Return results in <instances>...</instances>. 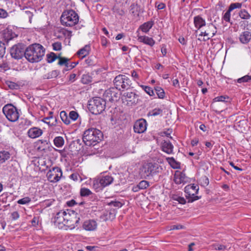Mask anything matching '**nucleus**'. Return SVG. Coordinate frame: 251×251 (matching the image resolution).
I'll use <instances>...</instances> for the list:
<instances>
[{
	"label": "nucleus",
	"mask_w": 251,
	"mask_h": 251,
	"mask_svg": "<svg viewBox=\"0 0 251 251\" xmlns=\"http://www.w3.org/2000/svg\"><path fill=\"white\" fill-rule=\"evenodd\" d=\"M77 213L74 211L61 210L55 215L53 222L59 229H72L79 223V218L77 217Z\"/></svg>",
	"instance_id": "1"
},
{
	"label": "nucleus",
	"mask_w": 251,
	"mask_h": 251,
	"mask_svg": "<svg viewBox=\"0 0 251 251\" xmlns=\"http://www.w3.org/2000/svg\"><path fill=\"white\" fill-rule=\"evenodd\" d=\"M45 49L40 44L35 43L26 48L25 58L31 63L40 62L45 55Z\"/></svg>",
	"instance_id": "2"
},
{
	"label": "nucleus",
	"mask_w": 251,
	"mask_h": 251,
	"mask_svg": "<svg viewBox=\"0 0 251 251\" xmlns=\"http://www.w3.org/2000/svg\"><path fill=\"white\" fill-rule=\"evenodd\" d=\"M103 134L100 130L91 128L85 130L83 133L82 141L88 146H95L101 140Z\"/></svg>",
	"instance_id": "3"
},
{
	"label": "nucleus",
	"mask_w": 251,
	"mask_h": 251,
	"mask_svg": "<svg viewBox=\"0 0 251 251\" xmlns=\"http://www.w3.org/2000/svg\"><path fill=\"white\" fill-rule=\"evenodd\" d=\"M79 21L77 13L74 10H65L62 14L60 21L62 25L66 26H73L76 25Z\"/></svg>",
	"instance_id": "4"
},
{
	"label": "nucleus",
	"mask_w": 251,
	"mask_h": 251,
	"mask_svg": "<svg viewBox=\"0 0 251 251\" xmlns=\"http://www.w3.org/2000/svg\"><path fill=\"white\" fill-rule=\"evenodd\" d=\"M106 101L100 97H95L89 101L88 109L93 114L101 113L105 109Z\"/></svg>",
	"instance_id": "5"
},
{
	"label": "nucleus",
	"mask_w": 251,
	"mask_h": 251,
	"mask_svg": "<svg viewBox=\"0 0 251 251\" xmlns=\"http://www.w3.org/2000/svg\"><path fill=\"white\" fill-rule=\"evenodd\" d=\"M158 169L159 165L157 163H145L140 169V175L142 178H147L151 176H153L158 173Z\"/></svg>",
	"instance_id": "6"
},
{
	"label": "nucleus",
	"mask_w": 251,
	"mask_h": 251,
	"mask_svg": "<svg viewBox=\"0 0 251 251\" xmlns=\"http://www.w3.org/2000/svg\"><path fill=\"white\" fill-rule=\"evenodd\" d=\"M2 112L7 119L11 122L17 121L20 117L17 108L12 104L5 105L2 108Z\"/></svg>",
	"instance_id": "7"
},
{
	"label": "nucleus",
	"mask_w": 251,
	"mask_h": 251,
	"mask_svg": "<svg viewBox=\"0 0 251 251\" xmlns=\"http://www.w3.org/2000/svg\"><path fill=\"white\" fill-rule=\"evenodd\" d=\"M114 84L117 89L119 90H128L131 86V81L126 75H119L116 76L114 80Z\"/></svg>",
	"instance_id": "8"
},
{
	"label": "nucleus",
	"mask_w": 251,
	"mask_h": 251,
	"mask_svg": "<svg viewBox=\"0 0 251 251\" xmlns=\"http://www.w3.org/2000/svg\"><path fill=\"white\" fill-rule=\"evenodd\" d=\"M199 186L194 184L188 185L185 187V192L186 194V198L188 200V202H192L196 200H198L201 197L196 196L198 193Z\"/></svg>",
	"instance_id": "9"
},
{
	"label": "nucleus",
	"mask_w": 251,
	"mask_h": 251,
	"mask_svg": "<svg viewBox=\"0 0 251 251\" xmlns=\"http://www.w3.org/2000/svg\"><path fill=\"white\" fill-rule=\"evenodd\" d=\"M25 45L23 43H18L14 45L10 50V54L12 58L16 59H21L25 57Z\"/></svg>",
	"instance_id": "10"
},
{
	"label": "nucleus",
	"mask_w": 251,
	"mask_h": 251,
	"mask_svg": "<svg viewBox=\"0 0 251 251\" xmlns=\"http://www.w3.org/2000/svg\"><path fill=\"white\" fill-rule=\"evenodd\" d=\"M62 176V170L58 167L52 168L47 174L48 179L52 183H55L59 181Z\"/></svg>",
	"instance_id": "11"
},
{
	"label": "nucleus",
	"mask_w": 251,
	"mask_h": 251,
	"mask_svg": "<svg viewBox=\"0 0 251 251\" xmlns=\"http://www.w3.org/2000/svg\"><path fill=\"white\" fill-rule=\"evenodd\" d=\"M113 181V178L109 175L102 176L99 180L94 181V187L96 189L100 190L102 188L109 185Z\"/></svg>",
	"instance_id": "12"
},
{
	"label": "nucleus",
	"mask_w": 251,
	"mask_h": 251,
	"mask_svg": "<svg viewBox=\"0 0 251 251\" xmlns=\"http://www.w3.org/2000/svg\"><path fill=\"white\" fill-rule=\"evenodd\" d=\"M103 97L105 98V101H109L112 102L117 101L120 98L119 90L117 89L116 88H110L105 91Z\"/></svg>",
	"instance_id": "13"
},
{
	"label": "nucleus",
	"mask_w": 251,
	"mask_h": 251,
	"mask_svg": "<svg viewBox=\"0 0 251 251\" xmlns=\"http://www.w3.org/2000/svg\"><path fill=\"white\" fill-rule=\"evenodd\" d=\"M122 100L126 102L128 105H134L137 103L139 96L134 92H126L123 94Z\"/></svg>",
	"instance_id": "14"
},
{
	"label": "nucleus",
	"mask_w": 251,
	"mask_h": 251,
	"mask_svg": "<svg viewBox=\"0 0 251 251\" xmlns=\"http://www.w3.org/2000/svg\"><path fill=\"white\" fill-rule=\"evenodd\" d=\"M36 144L37 147V150L40 151L47 152L51 151L53 147L51 146L50 141L47 140H38Z\"/></svg>",
	"instance_id": "15"
},
{
	"label": "nucleus",
	"mask_w": 251,
	"mask_h": 251,
	"mask_svg": "<svg viewBox=\"0 0 251 251\" xmlns=\"http://www.w3.org/2000/svg\"><path fill=\"white\" fill-rule=\"evenodd\" d=\"M134 131L136 133H142L147 129V122L145 120L141 119L136 121L133 126Z\"/></svg>",
	"instance_id": "16"
},
{
	"label": "nucleus",
	"mask_w": 251,
	"mask_h": 251,
	"mask_svg": "<svg viewBox=\"0 0 251 251\" xmlns=\"http://www.w3.org/2000/svg\"><path fill=\"white\" fill-rule=\"evenodd\" d=\"M174 180L176 184H180L186 183L188 178L184 173L177 171L174 175Z\"/></svg>",
	"instance_id": "17"
},
{
	"label": "nucleus",
	"mask_w": 251,
	"mask_h": 251,
	"mask_svg": "<svg viewBox=\"0 0 251 251\" xmlns=\"http://www.w3.org/2000/svg\"><path fill=\"white\" fill-rule=\"evenodd\" d=\"M162 151L167 154H173L174 146L169 140H164L161 143Z\"/></svg>",
	"instance_id": "18"
},
{
	"label": "nucleus",
	"mask_w": 251,
	"mask_h": 251,
	"mask_svg": "<svg viewBox=\"0 0 251 251\" xmlns=\"http://www.w3.org/2000/svg\"><path fill=\"white\" fill-rule=\"evenodd\" d=\"M97 227V222L94 220H86L83 224V228L88 231H93Z\"/></svg>",
	"instance_id": "19"
},
{
	"label": "nucleus",
	"mask_w": 251,
	"mask_h": 251,
	"mask_svg": "<svg viewBox=\"0 0 251 251\" xmlns=\"http://www.w3.org/2000/svg\"><path fill=\"white\" fill-rule=\"evenodd\" d=\"M42 134V130L36 127L30 128L27 131V134L28 137L32 139L39 137Z\"/></svg>",
	"instance_id": "20"
},
{
	"label": "nucleus",
	"mask_w": 251,
	"mask_h": 251,
	"mask_svg": "<svg viewBox=\"0 0 251 251\" xmlns=\"http://www.w3.org/2000/svg\"><path fill=\"white\" fill-rule=\"evenodd\" d=\"M137 40L151 47H152L155 44V41L152 38L147 36L138 35Z\"/></svg>",
	"instance_id": "21"
},
{
	"label": "nucleus",
	"mask_w": 251,
	"mask_h": 251,
	"mask_svg": "<svg viewBox=\"0 0 251 251\" xmlns=\"http://www.w3.org/2000/svg\"><path fill=\"white\" fill-rule=\"evenodd\" d=\"M251 40V33L249 31H245L240 35L239 40L242 44H248Z\"/></svg>",
	"instance_id": "22"
},
{
	"label": "nucleus",
	"mask_w": 251,
	"mask_h": 251,
	"mask_svg": "<svg viewBox=\"0 0 251 251\" xmlns=\"http://www.w3.org/2000/svg\"><path fill=\"white\" fill-rule=\"evenodd\" d=\"M194 24L195 26L199 29L206 25L205 21L201 16H196L194 18Z\"/></svg>",
	"instance_id": "23"
},
{
	"label": "nucleus",
	"mask_w": 251,
	"mask_h": 251,
	"mask_svg": "<svg viewBox=\"0 0 251 251\" xmlns=\"http://www.w3.org/2000/svg\"><path fill=\"white\" fill-rule=\"evenodd\" d=\"M90 50V46L89 45H86L83 48L77 51V54L79 56L84 58L89 54Z\"/></svg>",
	"instance_id": "24"
},
{
	"label": "nucleus",
	"mask_w": 251,
	"mask_h": 251,
	"mask_svg": "<svg viewBox=\"0 0 251 251\" xmlns=\"http://www.w3.org/2000/svg\"><path fill=\"white\" fill-rule=\"evenodd\" d=\"M153 24L154 23L153 21H148L141 25L139 29H141L144 32L147 33L152 27Z\"/></svg>",
	"instance_id": "25"
},
{
	"label": "nucleus",
	"mask_w": 251,
	"mask_h": 251,
	"mask_svg": "<svg viewBox=\"0 0 251 251\" xmlns=\"http://www.w3.org/2000/svg\"><path fill=\"white\" fill-rule=\"evenodd\" d=\"M166 160L173 169H176L180 168V163L176 161L174 157H167Z\"/></svg>",
	"instance_id": "26"
},
{
	"label": "nucleus",
	"mask_w": 251,
	"mask_h": 251,
	"mask_svg": "<svg viewBox=\"0 0 251 251\" xmlns=\"http://www.w3.org/2000/svg\"><path fill=\"white\" fill-rule=\"evenodd\" d=\"M60 74L58 70H53L45 74L43 76L44 79H51L56 77Z\"/></svg>",
	"instance_id": "27"
},
{
	"label": "nucleus",
	"mask_w": 251,
	"mask_h": 251,
	"mask_svg": "<svg viewBox=\"0 0 251 251\" xmlns=\"http://www.w3.org/2000/svg\"><path fill=\"white\" fill-rule=\"evenodd\" d=\"M10 154L7 151H0V162L3 163L10 158Z\"/></svg>",
	"instance_id": "28"
},
{
	"label": "nucleus",
	"mask_w": 251,
	"mask_h": 251,
	"mask_svg": "<svg viewBox=\"0 0 251 251\" xmlns=\"http://www.w3.org/2000/svg\"><path fill=\"white\" fill-rule=\"evenodd\" d=\"M53 143L56 147L61 148L64 144V140L61 136H57L54 138Z\"/></svg>",
	"instance_id": "29"
},
{
	"label": "nucleus",
	"mask_w": 251,
	"mask_h": 251,
	"mask_svg": "<svg viewBox=\"0 0 251 251\" xmlns=\"http://www.w3.org/2000/svg\"><path fill=\"white\" fill-rule=\"evenodd\" d=\"M5 85L11 90H17L20 87L19 84L9 80L5 81Z\"/></svg>",
	"instance_id": "30"
},
{
	"label": "nucleus",
	"mask_w": 251,
	"mask_h": 251,
	"mask_svg": "<svg viewBox=\"0 0 251 251\" xmlns=\"http://www.w3.org/2000/svg\"><path fill=\"white\" fill-rule=\"evenodd\" d=\"M60 117L64 124H65L66 125L70 124V120L66 111H62L60 113Z\"/></svg>",
	"instance_id": "31"
},
{
	"label": "nucleus",
	"mask_w": 251,
	"mask_h": 251,
	"mask_svg": "<svg viewBox=\"0 0 251 251\" xmlns=\"http://www.w3.org/2000/svg\"><path fill=\"white\" fill-rule=\"evenodd\" d=\"M46 57L47 62L49 63H51L58 58V55H57L55 53L53 52H51L50 53L47 54Z\"/></svg>",
	"instance_id": "32"
},
{
	"label": "nucleus",
	"mask_w": 251,
	"mask_h": 251,
	"mask_svg": "<svg viewBox=\"0 0 251 251\" xmlns=\"http://www.w3.org/2000/svg\"><path fill=\"white\" fill-rule=\"evenodd\" d=\"M57 59H59L58 64L60 66H65L67 68L70 59L65 57H61L60 55H58Z\"/></svg>",
	"instance_id": "33"
},
{
	"label": "nucleus",
	"mask_w": 251,
	"mask_h": 251,
	"mask_svg": "<svg viewBox=\"0 0 251 251\" xmlns=\"http://www.w3.org/2000/svg\"><path fill=\"white\" fill-rule=\"evenodd\" d=\"M43 121L50 126L55 125L57 123L56 119L52 117H46L43 120Z\"/></svg>",
	"instance_id": "34"
},
{
	"label": "nucleus",
	"mask_w": 251,
	"mask_h": 251,
	"mask_svg": "<svg viewBox=\"0 0 251 251\" xmlns=\"http://www.w3.org/2000/svg\"><path fill=\"white\" fill-rule=\"evenodd\" d=\"M212 249L216 251H226L227 250V247L224 245H222L218 243H215L211 245Z\"/></svg>",
	"instance_id": "35"
},
{
	"label": "nucleus",
	"mask_w": 251,
	"mask_h": 251,
	"mask_svg": "<svg viewBox=\"0 0 251 251\" xmlns=\"http://www.w3.org/2000/svg\"><path fill=\"white\" fill-rule=\"evenodd\" d=\"M156 94L159 99H163L165 97V92L164 90L160 87L157 86L154 88Z\"/></svg>",
	"instance_id": "36"
},
{
	"label": "nucleus",
	"mask_w": 251,
	"mask_h": 251,
	"mask_svg": "<svg viewBox=\"0 0 251 251\" xmlns=\"http://www.w3.org/2000/svg\"><path fill=\"white\" fill-rule=\"evenodd\" d=\"M239 15L241 18L245 20L249 19L251 17L250 14L245 9L241 10L239 13Z\"/></svg>",
	"instance_id": "37"
},
{
	"label": "nucleus",
	"mask_w": 251,
	"mask_h": 251,
	"mask_svg": "<svg viewBox=\"0 0 251 251\" xmlns=\"http://www.w3.org/2000/svg\"><path fill=\"white\" fill-rule=\"evenodd\" d=\"M130 8L132 14L134 16H139L138 9L139 8V7L137 4H132L130 5Z\"/></svg>",
	"instance_id": "38"
},
{
	"label": "nucleus",
	"mask_w": 251,
	"mask_h": 251,
	"mask_svg": "<svg viewBox=\"0 0 251 251\" xmlns=\"http://www.w3.org/2000/svg\"><path fill=\"white\" fill-rule=\"evenodd\" d=\"M113 11L114 12L118 15L122 16L125 15V12L123 8H121L120 7L117 6H114L113 7Z\"/></svg>",
	"instance_id": "39"
},
{
	"label": "nucleus",
	"mask_w": 251,
	"mask_h": 251,
	"mask_svg": "<svg viewBox=\"0 0 251 251\" xmlns=\"http://www.w3.org/2000/svg\"><path fill=\"white\" fill-rule=\"evenodd\" d=\"M163 112L162 109L160 108H155L151 111H150L148 113V115L151 116H156L162 114Z\"/></svg>",
	"instance_id": "40"
},
{
	"label": "nucleus",
	"mask_w": 251,
	"mask_h": 251,
	"mask_svg": "<svg viewBox=\"0 0 251 251\" xmlns=\"http://www.w3.org/2000/svg\"><path fill=\"white\" fill-rule=\"evenodd\" d=\"M141 87L150 96L154 95V91L151 87L145 85H141Z\"/></svg>",
	"instance_id": "41"
},
{
	"label": "nucleus",
	"mask_w": 251,
	"mask_h": 251,
	"mask_svg": "<svg viewBox=\"0 0 251 251\" xmlns=\"http://www.w3.org/2000/svg\"><path fill=\"white\" fill-rule=\"evenodd\" d=\"M92 78L88 75H83L81 78V82L83 84H88L92 81Z\"/></svg>",
	"instance_id": "42"
},
{
	"label": "nucleus",
	"mask_w": 251,
	"mask_h": 251,
	"mask_svg": "<svg viewBox=\"0 0 251 251\" xmlns=\"http://www.w3.org/2000/svg\"><path fill=\"white\" fill-rule=\"evenodd\" d=\"M207 27L209 29L207 31H208L209 33L211 32L212 34V37L214 36L217 32L216 26L214 25L213 24L210 23L207 25Z\"/></svg>",
	"instance_id": "43"
},
{
	"label": "nucleus",
	"mask_w": 251,
	"mask_h": 251,
	"mask_svg": "<svg viewBox=\"0 0 251 251\" xmlns=\"http://www.w3.org/2000/svg\"><path fill=\"white\" fill-rule=\"evenodd\" d=\"M80 195L82 197L88 196L92 194L91 191L88 188H82L80 191Z\"/></svg>",
	"instance_id": "44"
},
{
	"label": "nucleus",
	"mask_w": 251,
	"mask_h": 251,
	"mask_svg": "<svg viewBox=\"0 0 251 251\" xmlns=\"http://www.w3.org/2000/svg\"><path fill=\"white\" fill-rule=\"evenodd\" d=\"M231 10L228 8L226 12L224 14L222 19L226 22L230 23V13Z\"/></svg>",
	"instance_id": "45"
},
{
	"label": "nucleus",
	"mask_w": 251,
	"mask_h": 251,
	"mask_svg": "<svg viewBox=\"0 0 251 251\" xmlns=\"http://www.w3.org/2000/svg\"><path fill=\"white\" fill-rule=\"evenodd\" d=\"M229 99V97L227 96H221L215 98L213 99L214 101L226 102V100Z\"/></svg>",
	"instance_id": "46"
},
{
	"label": "nucleus",
	"mask_w": 251,
	"mask_h": 251,
	"mask_svg": "<svg viewBox=\"0 0 251 251\" xmlns=\"http://www.w3.org/2000/svg\"><path fill=\"white\" fill-rule=\"evenodd\" d=\"M149 186V182L146 180H142L138 184V187L141 189H146Z\"/></svg>",
	"instance_id": "47"
},
{
	"label": "nucleus",
	"mask_w": 251,
	"mask_h": 251,
	"mask_svg": "<svg viewBox=\"0 0 251 251\" xmlns=\"http://www.w3.org/2000/svg\"><path fill=\"white\" fill-rule=\"evenodd\" d=\"M31 201V199L28 197H25L18 201L17 202L20 204H25Z\"/></svg>",
	"instance_id": "48"
},
{
	"label": "nucleus",
	"mask_w": 251,
	"mask_h": 251,
	"mask_svg": "<svg viewBox=\"0 0 251 251\" xmlns=\"http://www.w3.org/2000/svg\"><path fill=\"white\" fill-rule=\"evenodd\" d=\"M251 80V75H246L241 78H239L237 80L238 83L246 82Z\"/></svg>",
	"instance_id": "49"
},
{
	"label": "nucleus",
	"mask_w": 251,
	"mask_h": 251,
	"mask_svg": "<svg viewBox=\"0 0 251 251\" xmlns=\"http://www.w3.org/2000/svg\"><path fill=\"white\" fill-rule=\"evenodd\" d=\"M78 114L75 111H71L69 113V119H71L73 121H75L78 118Z\"/></svg>",
	"instance_id": "50"
},
{
	"label": "nucleus",
	"mask_w": 251,
	"mask_h": 251,
	"mask_svg": "<svg viewBox=\"0 0 251 251\" xmlns=\"http://www.w3.org/2000/svg\"><path fill=\"white\" fill-rule=\"evenodd\" d=\"M5 53V44L0 41V58H2Z\"/></svg>",
	"instance_id": "51"
},
{
	"label": "nucleus",
	"mask_w": 251,
	"mask_h": 251,
	"mask_svg": "<svg viewBox=\"0 0 251 251\" xmlns=\"http://www.w3.org/2000/svg\"><path fill=\"white\" fill-rule=\"evenodd\" d=\"M242 6V3H239V2H236V3H231L228 8L229 9V10H231V11L234 10L235 8H240Z\"/></svg>",
	"instance_id": "52"
},
{
	"label": "nucleus",
	"mask_w": 251,
	"mask_h": 251,
	"mask_svg": "<svg viewBox=\"0 0 251 251\" xmlns=\"http://www.w3.org/2000/svg\"><path fill=\"white\" fill-rule=\"evenodd\" d=\"M53 50L55 51L60 50L62 49L61 43L59 42H56L52 44Z\"/></svg>",
	"instance_id": "53"
},
{
	"label": "nucleus",
	"mask_w": 251,
	"mask_h": 251,
	"mask_svg": "<svg viewBox=\"0 0 251 251\" xmlns=\"http://www.w3.org/2000/svg\"><path fill=\"white\" fill-rule=\"evenodd\" d=\"M109 205L115 207H121L122 206L121 202L118 201H111L108 203Z\"/></svg>",
	"instance_id": "54"
},
{
	"label": "nucleus",
	"mask_w": 251,
	"mask_h": 251,
	"mask_svg": "<svg viewBox=\"0 0 251 251\" xmlns=\"http://www.w3.org/2000/svg\"><path fill=\"white\" fill-rule=\"evenodd\" d=\"M54 202V200H46L43 202V204L45 207H49Z\"/></svg>",
	"instance_id": "55"
},
{
	"label": "nucleus",
	"mask_w": 251,
	"mask_h": 251,
	"mask_svg": "<svg viewBox=\"0 0 251 251\" xmlns=\"http://www.w3.org/2000/svg\"><path fill=\"white\" fill-rule=\"evenodd\" d=\"M77 63V62H71L70 64L68 63L67 68L66 69H64L63 72H64L65 71H68L73 69L76 66Z\"/></svg>",
	"instance_id": "56"
},
{
	"label": "nucleus",
	"mask_w": 251,
	"mask_h": 251,
	"mask_svg": "<svg viewBox=\"0 0 251 251\" xmlns=\"http://www.w3.org/2000/svg\"><path fill=\"white\" fill-rule=\"evenodd\" d=\"M70 178L74 181H76L78 180L79 178H80V177L78 174L73 173L70 176Z\"/></svg>",
	"instance_id": "57"
},
{
	"label": "nucleus",
	"mask_w": 251,
	"mask_h": 251,
	"mask_svg": "<svg viewBox=\"0 0 251 251\" xmlns=\"http://www.w3.org/2000/svg\"><path fill=\"white\" fill-rule=\"evenodd\" d=\"M100 42L101 45L104 47H106L107 46V44L108 43V41L107 39L104 36L101 37L100 39Z\"/></svg>",
	"instance_id": "58"
},
{
	"label": "nucleus",
	"mask_w": 251,
	"mask_h": 251,
	"mask_svg": "<svg viewBox=\"0 0 251 251\" xmlns=\"http://www.w3.org/2000/svg\"><path fill=\"white\" fill-rule=\"evenodd\" d=\"M7 16V12L5 10L0 8V18H4Z\"/></svg>",
	"instance_id": "59"
},
{
	"label": "nucleus",
	"mask_w": 251,
	"mask_h": 251,
	"mask_svg": "<svg viewBox=\"0 0 251 251\" xmlns=\"http://www.w3.org/2000/svg\"><path fill=\"white\" fill-rule=\"evenodd\" d=\"M11 218L13 220H16L19 218V214L17 211H14L11 214Z\"/></svg>",
	"instance_id": "60"
},
{
	"label": "nucleus",
	"mask_w": 251,
	"mask_h": 251,
	"mask_svg": "<svg viewBox=\"0 0 251 251\" xmlns=\"http://www.w3.org/2000/svg\"><path fill=\"white\" fill-rule=\"evenodd\" d=\"M185 228V226H182L181 225H174L172 226L171 229L175 230V229H184Z\"/></svg>",
	"instance_id": "61"
},
{
	"label": "nucleus",
	"mask_w": 251,
	"mask_h": 251,
	"mask_svg": "<svg viewBox=\"0 0 251 251\" xmlns=\"http://www.w3.org/2000/svg\"><path fill=\"white\" fill-rule=\"evenodd\" d=\"M155 6L158 10L163 9L166 7V5L164 3H160L158 5H157V2H156Z\"/></svg>",
	"instance_id": "62"
},
{
	"label": "nucleus",
	"mask_w": 251,
	"mask_h": 251,
	"mask_svg": "<svg viewBox=\"0 0 251 251\" xmlns=\"http://www.w3.org/2000/svg\"><path fill=\"white\" fill-rule=\"evenodd\" d=\"M176 200L178 201L179 203L182 204H185L186 202V200L183 197H178L177 198Z\"/></svg>",
	"instance_id": "63"
},
{
	"label": "nucleus",
	"mask_w": 251,
	"mask_h": 251,
	"mask_svg": "<svg viewBox=\"0 0 251 251\" xmlns=\"http://www.w3.org/2000/svg\"><path fill=\"white\" fill-rule=\"evenodd\" d=\"M201 179L203 181V185L204 186H207L209 184V179L206 176H204L202 177H201Z\"/></svg>",
	"instance_id": "64"
}]
</instances>
